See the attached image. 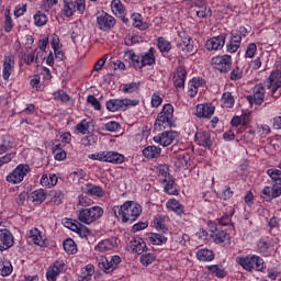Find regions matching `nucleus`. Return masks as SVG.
Segmentation results:
<instances>
[{"mask_svg":"<svg viewBox=\"0 0 281 281\" xmlns=\"http://www.w3.org/2000/svg\"><path fill=\"white\" fill-rule=\"evenodd\" d=\"M278 78H281V56L276 60V69L270 74L269 80L274 82Z\"/></svg>","mask_w":281,"mask_h":281,"instance_id":"13d9d810","label":"nucleus"},{"mask_svg":"<svg viewBox=\"0 0 281 281\" xmlns=\"http://www.w3.org/2000/svg\"><path fill=\"white\" fill-rule=\"evenodd\" d=\"M166 221H168V217L166 215H156L155 216L154 227L156 231L159 232V234H169L170 233L168 225H166Z\"/></svg>","mask_w":281,"mask_h":281,"instance_id":"c9c22d12","label":"nucleus"},{"mask_svg":"<svg viewBox=\"0 0 281 281\" xmlns=\"http://www.w3.org/2000/svg\"><path fill=\"white\" fill-rule=\"evenodd\" d=\"M122 262V257L114 255L109 259L105 258V261L99 263L100 269L104 271V273H113L115 269H117V265Z\"/></svg>","mask_w":281,"mask_h":281,"instance_id":"bb28decb","label":"nucleus"},{"mask_svg":"<svg viewBox=\"0 0 281 281\" xmlns=\"http://www.w3.org/2000/svg\"><path fill=\"white\" fill-rule=\"evenodd\" d=\"M87 10V0H64L61 14L66 19H71L74 14H85Z\"/></svg>","mask_w":281,"mask_h":281,"instance_id":"1a4fd4ad","label":"nucleus"},{"mask_svg":"<svg viewBox=\"0 0 281 281\" xmlns=\"http://www.w3.org/2000/svg\"><path fill=\"white\" fill-rule=\"evenodd\" d=\"M226 54H236L238 49H240V45H243V41L240 36H238V32H231L228 37L226 36L225 42Z\"/></svg>","mask_w":281,"mask_h":281,"instance_id":"a211bd4d","label":"nucleus"},{"mask_svg":"<svg viewBox=\"0 0 281 281\" xmlns=\"http://www.w3.org/2000/svg\"><path fill=\"white\" fill-rule=\"evenodd\" d=\"M266 87L270 90L269 95L273 98V100H278L280 98L281 92H278V89H281V78L278 77L277 80L271 81L269 78L266 81Z\"/></svg>","mask_w":281,"mask_h":281,"instance_id":"f704fd0d","label":"nucleus"},{"mask_svg":"<svg viewBox=\"0 0 281 281\" xmlns=\"http://www.w3.org/2000/svg\"><path fill=\"white\" fill-rule=\"evenodd\" d=\"M244 76L245 70L238 65H235L234 67L232 66L228 72V78L232 82H238V80H243Z\"/></svg>","mask_w":281,"mask_h":281,"instance_id":"c03bdc74","label":"nucleus"},{"mask_svg":"<svg viewBox=\"0 0 281 281\" xmlns=\"http://www.w3.org/2000/svg\"><path fill=\"white\" fill-rule=\"evenodd\" d=\"M155 54H157L155 47H150L147 52L138 54L135 53V50L130 49L124 53V60L136 71H142L144 67H155L157 65V57Z\"/></svg>","mask_w":281,"mask_h":281,"instance_id":"f03ea898","label":"nucleus"},{"mask_svg":"<svg viewBox=\"0 0 281 281\" xmlns=\"http://www.w3.org/2000/svg\"><path fill=\"white\" fill-rule=\"evenodd\" d=\"M257 254H260L263 258H271L276 254L273 241L269 238H260L257 241Z\"/></svg>","mask_w":281,"mask_h":281,"instance_id":"dca6fc26","label":"nucleus"},{"mask_svg":"<svg viewBox=\"0 0 281 281\" xmlns=\"http://www.w3.org/2000/svg\"><path fill=\"white\" fill-rule=\"evenodd\" d=\"M207 83L203 77H193L188 82L187 95L189 98H196L199 89Z\"/></svg>","mask_w":281,"mask_h":281,"instance_id":"4be33fe9","label":"nucleus"},{"mask_svg":"<svg viewBox=\"0 0 281 281\" xmlns=\"http://www.w3.org/2000/svg\"><path fill=\"white\" fill-rule=\"evenodd\" d=\"M177 139H179V132L172 130L161 132L153 137L155 144H159V146L164 148H168V146L173 144Z\"/></svg>","mask_w":281,"mask_h":281,"instance_id":"ddd939ff","label":"nucleus"},{"mask_svg":"<svg viewBox=\"0 0 281 281\" xmlns=\"http://www.w3.org/2000/svg\"><path fill=\"white\" fill-rule=\"evenodd\" d=\"M265 93H267V90H265V86L255 87L254 94L247 97L249 104H257L258 106H260V104L265 102Z\"/></svg>","mask_w":281,"mask_h":281,"instance_id":"cd10ccee","label":"nucleus"},{"mask_svg":"<svg viewBox=\"0 0 281 281\" xmlns=\"http://www.w3.org/2000/svg\"><path fill=\"white\" fill-rule=\"evenodd\" d=\"M87 103L90 104L94 111H101L102 110V103L95 98V95L90 94L87 97Z\"/></svg>","mask_w":281,"mask_h":281,"instance_id":"0e129e2a","label":"nucleus"},{"mask_svg":"<svg viewBox=\"0 0 281 281\" xmlns=\"http://www.w3.org/2000/svg\"><path fill=\"white\" fill-rule=\"evenodd\" d=\"M94 273H95V266L94 265H87L82 269L81 274L78 277V281H90L91 278H93Z\"/></svg>","mask_w":281,"mask_h":281,"instance_id":"de8ad7c7","label":"nucleus"},{"mask_svg":"<svg viewBox=\"0 0 281 281\" xmlns=\"http://www.w3.org/2000/svg\"><path fill=\"white\" fill-rule=\"evenodd\" d=\"M29 199L33 204L41 205L42 203H45L47 199V191H45V189H37L31 192Z\"/></svg>","mask_w":281,"mask_h":281,"instance_id":"4c0bfd02","label":"nucleus"},{"mask_svg":"<svg viewBox=\"0 0 281 281\" xmlns=\"http://www.w3.org/2000/svg\"><path fill=\"white\" fill-rule=\"evenodd\" d=\"M104 216V209L102 206H91L81 209L78 212L77 218H67L65 221V227L78 234L80 238H87L91 236V229L85 225H93L97 221H100Z\"/></svg>","mask_w":281,"mask_h":281,"instance_id":"f257e3e1","label":"nucleus"},{"mask_svg":"<svg viewBox=\"0 0 281 281\" xmlns=\"http://www.w3.org/2000/svg\"><path fill=\"white\" fill-rule=\"evenodd\" d=\"M147 241L149 245H166L168 243V237L166 235H161L159 233H148L147 234Z\"/></svg>","mask_w":281,"mask_h":281,"instance_id":"79ce46f5","label":"nucleus"},{"mask_svg":"<svg viewBox=\"0 0 281 281\" xmlns=\"http://www.w3.org/2000/svg\"><path fill=\"white\" fill-rule=\"evenodd\" d=\"M166 128H177V116H175V105L171 103L164 104L161 111L157 114L154 122V130L161 132Z\"/></svg>","mask_w":281,"mask_h":281,"instance_id":"39448f33","label":"nucleus"},{"mask_svg":"<svg viewBox=\"0 0 281 281\" xmlns=\"http://www.w3.org/2000/svg\"><path fill=\"white\" fill-rule=\"evenodd\" d=\"M14 29V21L12 20V15L10 14V9H5L4 11V32L10 34Z\"/></svg>","mask_w":281,"mask_h":281,"instance_id":"864d4df0","label":"nucleus"},{"mask_svg":"<svg viewBox=\"0 0 281 281\" xmlns=\"http://www.w3.org/2000/svg\"><path fill=\"white\" fill-rule=\"evenodd\" d=\"M63 247L66 254L69 256H75V254H78V245H76V241L72 238H66L63 241Z\"/></svg>","mask_w":281,"mask_h":281,"instance_id":"09e8293b","label":"nucleus"},{"mask_svg":"<svg viewBox=\"0 0 281 281\" xmlns=\"http://www.w3.org/2000/svg\"><path fill=\"white\" fill-rule=\"evenodd\" d=\"M132 21V25L133 27H136V30H140L142 32H144V30H148V24L147 22H144V20H142V14L133 13Z\"/></svg>","mask_w":281,"mask_h":281,"instance_id":"8fccbe9b","label":"nucleus"},{"mask_svg":"<svg viewBox=\"0 0 281 281\" xmlns=\"http://www.w3.org/2000/svg\"><path fill=\"white\" fill-rule=\"evenodd\" d=\"M111 8L114 14H122L124 12V4L121 0H112Z\"/></svg>","mask_w":281,"mask_h":281,"instance_id":"338daca9","label":"nucleus"},{"mask_svg":"<svg viewBox=\"0 0 281 281\" xmlns=\"http://www.w3.org/2000/svg\"><path fill=\"white\" fill-rule=\"evenodd\" d=\"M179 36L178 49L183 54H192L194 52V40H192V36L186 32H181Z\"/></svg>","mask_w":281,"mask_h":281,"instance_id":"6ab92c4d","label":"nucleus"},{"mask_svg":"<svg viewBox=\"0 0 281 281\" xmlns=\"http://www.w3.org/2000/svg\"><path fill=\"white\" fill-rule=\"evenodd\" d=\"M189 161L190 157L186 155V151L180 150L175 161V165L177 168H187Z\"/></svg>","mask_w":281,"mask_h":281,"instance_id":"603ef678","label":"nucleus"},{"mask_svg":"<svg viewBox=\"0 0 281 281\" xmlns=\"http://www.w3.org/2000/svg\"><path fill=\"white\" fill-rule=\"evenodd\" d=\"M143 157L149 161L153 159H159V157H161V147L156 145H148L143 149Z\"/></svg>","mask_w":281,"mask_h":281,"instance_id":"72a5a7b5","label":"nucleus"},{"mask_svg":"<svg viewBox=\"0 0 281 281\" xmlns=\"http://www.w3.org/2000/svg\"><path fill=\"white\" fill-rule=\"evenodd\" d=\"M89 126H91V123L89 121H87V119H82L76 125V131H77V133H80L81 135H87V133H89Z\"/></svg>","mask_w":281,"mask_h":281,"instance_id":"bf43d9fd","label":"nucleus"},{"mask_svg":"<svg viewBox=\"0 0 281 281\" xmlns=\"http://www.w3.org/2000/svg\"><path fill=\"white\" fill-rule=\"evenodd\" d=\"M116 20L113 15L102 11L97 15V25L102 32H109L115 27Z\"/></svg>","mask_w":281,"mask_h":281,"instance_id":"2eb2a0df","label":"nucleus"},{"mask_svg":"<svg viewBox=\"0 0 281 281\" xmlns=\"http://www.w3.org/2000/svg\"><path fill=\"white\" fill-rule=\"evenodd\" d=\"M266 173L271 181H273V184L265 186L260 191V196L267 203H271L273 199H280L281 196V170L278 168H270Z\"/></svg>","mask_w":281,"mask_h":281,"instance_id":"20e7f679","label":"nucleus"},{"mask_svg":"<svg viewBox=\"0 0 281 281\" xmlns=\"http://www.w3.org/2000/svg\"><path fill=\"white\" fill-rule=\"evenodd\" d=\"M206 269L211 273V276H215V278H227V270H225V267H223V265L206 266Z\"/></svg>","mask_w":281,"mask_h":281,"instance_id":"37998d69","label":"nucleus"},{"mask_svg":"<svg viewBox=\"0 0 281 281\" xmlns=\"http://www.w3.org/2000/svg\"><path fill=\"white\" fill-rule=\"evenodd\" d=\"M105 162L106 164H124V155L117 151H105Z\"/></svg>","mask_w":281,"mask_h":281,"instance_id":"49530a36","label":"nucleus"},{"mask_svg":"<svg viewBox=\"0 0 281 281\" xmlns=\"http://www.w3.org/2000/svg\"><path fill=\"white\" fill-rule=\"evenodd\" d=\"M214 111H216V108L212 103L198 104L195 106L194 115L198 116L200 120H210V117L214 115Z\"/></svg>","mask_w":281,"mask_h":281,"instance_id":"393cba45","label":"nucleus"},{"mask_svg":"<svg viewBox=\"0 0 281 281\" xmlns=\"http://www.w3.org/2000/svg\"><path fill=\"white\" fill-rule=\"evenodd\" d=\"M210 232L211 238L215 245H222V247H229V245H232V235L218 224L211 223Z\"/></svg>","mask_w":281,"mask_h":281,"instance_id":"9d476101","label":"nucleus"},{"mask_svg":"<svg viewBox=\"0 0 281 281\" xmlns=\"http://www.w3.org/2000/svg\"><path fill=\"white\" fill-rule=\"evenodd\" d=\"M67 271V263L64 260H56L50 265L46 271L47 281H57L60 273Z\"/></svg>","mask_w":281,"mask_h":281,"instance_id":"4468645a","label":"nucleus"},{"mask_svg":"<svg viewBox=\"0 0 281 281\" xmlns=\"http://www.w3.org/2000/svg\"><path fill=\"white\" fill-rule=\"evenodd\" d=\"M114 216L122 223L133 225L142 216V204L136 201H125L120 206H114Z\"/></svg>","mask_w":281,"mask_h":281,"instance_id":"7ed1b4c3","label":"nucleus"},{"mask_svg":"<svg viewBox=\"0 0 281 281\" xmlns=\"http://www.w3.org/2000/svg\"><path fill=\"white\" fill-rule=\"evenodd\" d=\"M211 65L215 71H218L222 76H226V74L232 71V67H234V59L229 54L216 55L212 57Z\"/></svg>","mask_w":281,"mask_h":281,"instance_id":"6e6552de","label":"nucleus"},{"mask_svg":"<svg viewBox=\"0 0 281 281\" xmlns=\"http://www.w3.org/2000/svg\"><path fill=\"white\" fill-rule=\"evenodd\" d=\"M16 63L14 61V55L8 54L4 55L2 61V78L3 80H10V77L14 72V67Z\"/></svg>","mask_w":281,"mask_h":281,"instance_id":"aec40b11","label":"nucleus"},{"mask_svg":"<svg viewBox=\"0 0 281 281\" xmlns=\"http://www.w3.org/2000/svg\"><path fill=\"white\" fill-rule=\"evenodd\" d=\"M227 41V33H221L217 36H213L209 38L205 43V49L207 52H220L225 47V43Z\"/></svg>","mask_w":281,"mask_h":281,"instance_id":"f3484780","label":"nucleus"},{"mask_svg":"<svg viewBox=\"0 0 281 281\" xmlns=\"http://www.w3.org/2000/svg\"><path fill=\"white\" fill-rule=\"evenodd\" d=\"M30 238L34 243V245H38L40 247H43V235L38 228L31 229Z\"/></svg>","mask_w":281,"mask_h":281,"instance_id":"5fc2aeb1","label":"nucleus"},{"mask_svg":"<svg viewBox=\"0 0 281 281\" xmlns=\"http://www.w3.org/2000/svg\"><path fill=\"white\" fill-rule=\"evenodd\" d=\"M53 98L56 102H61V104H74V99L65 92V90H57L53 93Z\"/></svg>","mask_w":281,"mask_h":281,"instance_id":"a18cd8bd","label":"nucleus"},{"mask_svg":"<svg viewBox=\"0 0 281 281\" xmlns=\"http://www.w3.org/2000/svg\"><path fill=\"white\" fill-rule=\"evenodd\" d=\"M54 5H58V0H41L40 9L43 12H49Z\"/></svg>","mask_w":281,"mask_h":281,"instance_id":"052dcab7","label":"nucleus"},{"mask_svg":"<svg viewBox=\"0 0 281 281\" xmlns=\"http://www.w3.org/2000/svg\"><path fill=\"white\" fill-rule=\"evenodd\" d=\"M188 78V70L183 66H178L173 72V86L179 91V89H186V80Z\"/></svg>","mask_w":281,"mask_h":281,"instance_id":"5701e85b","label":"nucleus"},{"mask_svg":"<svg viewBox=\"0 0 281 281\" xmlns=\"http://www.w3.org/2000/svg\"><path fill=\"white\" fill-rule=\"evenodd\" d=\"M142 87V81H132L130 83L123 85V93H135V91H139Z\"/></svg>","mask_w":281,"mask_h":281,"instance_id":"6e6d98bb","label":"nucleus"},{"mask_svg":"<svg viewBox=\"0 0 281 281\" xmlns=\"http://www.w3.org/2000/svg\"><path fill=\"white\" fill-rule=\"evenodd\" d=\"M52 201L55 205H61L63 201L65 200V193L60 190L52 191Z\"/></svg>","mask_w":281,"mask_h":281,"instance_id":"e2e57ef3","label":"nucleus"},{"mask_svg":"<svg viewBox=\"0 0 281 281\" xmlns=\"http://www.w3.org/2000/svg\"><path fill=\"white\" fill-rule=\"evenodd\" d=\"M256 52H258L256 43L248 44L245 52V58H254V56H256Z\"/></svg>","mask_w":281,"mask_h":281,"instance_id":"774afa93","label":"nucleus"},{"mask_svg":"<svg viewBox=\"0 0 281 281\" xmlns=\"http://www.w3.org/2000/svg\"><path fill=\"white\" fill-rule=\"evenodd\" d=\"M236 214V210L233 206H227L223 215L217 218V223L220 227H227L228 225H233L232 218Z\"/></svg>","mask_w":281,"mask_h":281,"instance_id":"473e14b6","label":"nucleus"},{"mask_svg":"<svg viewBox=\"0 0 281 281\" xmlns=\"http://www.w3.org/2000/svg\"><path fill=\"white\" fill-rule=\"evenodd\" d=\"M130 247L132 251H134V254H138V255L144 254V251L148 249L146 241H144L142 237H134L133 240H131Z\"/></svg>","mask_w":281,"mask_h":281,"instance_id":"58836bf2","label":"nucleus"},{"mask_svg":"<svg viewBox=\"0 0 281 281\" xmlns=\"http://www.w3.org/2000/svg\"><path fill=\"white\" fill-rule=\"evenodd\" d=\"M115 247H117V239L115 237H111L100 240L94 246V251H97V254H106V251H113Z\"/></svg>","mask_w":281,"mask_h":281,"instance_id":"b1692460","label":"nucleus"},{"mask_svg":"<svg viewBox=\"0 0 281 281\" xmlns=\"http://www.w3.org/2000/svg\"><path fill=\"white\" fill-rule=\"evenodd\" d=\"M236 262L239 263L245 271H259L261 273H265L267 270V263L265 262V259L258 255H247V256H240L236 258Z\"/></svg>","mask_w":281,"mask_h":281,"instance_id":"423d86ee","label":"nucleus"},{"mask_svg":"<svg viewBox=\"0 0 281 281\" xmlns=\"http://www.w3.org/2000/svg\"><path fill=\"white\" fill-rule=\"evenodd\" d=\"M16 147V139L10 134H4L0 138V155H5Z\"/></svg>","mask_w":281,"mask_h":281,"instance_id":"a878e982","label":"nucleus"},{"mask_svg":"<svg viewBox=\"0 0 281 281\" xmlns=\"http://www.w3.org/2000/svg\"><path fill=\"white\" fill-rule=\"evenodd\" d=\"M30 165L27 164H20L18 165L12 172H10L5 177V181L8 183H11L12 186H16L19 183H22L23 179L27 177V173L31 172Z\"/></svg>","mask_w":281,"mask_h":281,"instance_id":"f8f14e48","label":"nucleus"},{"mask_svg":"<svg viewBox=\"0 0 281 281\" xmlns=\"http://www.w3.org/2000/svg\"><path fill=\"white\" fill-rule=\"evenodd\" d=\"M194 142L198 146H202V148H212V135L207 131L196 132Z\"/></svg>","mask_w":281,"mask_h":281,"instance_id":"c85d7f7f","label":"nucleus"},{"mask_svg":"<svg viewBox=\"0 0 281 281\" xmlns=\"http://www.w3.org/2000/svg\"><path fill=\"white\" fill-rule=\"evenodd\" d=\"M158 177L166 194L179 196V190L175 187V177L168 171V166L161 165L158 167Z\"/></svg>","mask_w":281,"mask_h":281,"instance_id":"0eeeda50","label":"nucleus"},{"mask_svg":"<svg viewBox=\"0 0 281 281\" xmlns=\"http://www.w3.org/2000/svg\"><path fill=\"white\" fill-rule=\"evenodd\" d=\"M195 256L200 262H212V260H214V258H216V255L214 254V251L210 250L207 248L199 249L196 251Z\"/></svg>","mask_w":281,"mask_h":281,"instance_id":"ea45409f","label":"nucleus"},{"mask_svg":"<svg viewBox=\"0 0 281 281\" xmlns=\"http://www.w3.org/2000/svg\"><path fill=\"white\" fill-rule=\"evenodd\" d=\"M40 183L43 188H54L58 183V176L55 173H43Z\"/></svg>","mask_w":281,"mask_h":281,"instance_id":"e433bc0d","label":"nucleus"},{"mask_svg":"<svg viewBox=\"0 0 281 281\" xmlns=\"http://www.w3.org/2000/svg\"><path fill=\"white\" fill-rule=\"evenodd\" d=\"M156 256L154 254L150 252H145L140 256V263L144 267H148V265H153L154 260H156Z\"/></svg>","mask_w":281,"mask_h":281,"instance_id":"680f3d73","label":"nucleus"},{"mask_svg":"<svg viewBox=\"0 0 281 281\" xmlns=\"http://www.w3.org/2000/svg\"><path fill=\"white\" fill-rule=\"evenodd\" d=\"M14 247V235L8 228H0V251Z\"/></svg>","mask_w":281,"mask_h":281,"instance_id":"412c9836","label":"nucleus"},{"mask_svg":"<svg viewBox=\"0 0 281 281\" xmlns=\"http://www.w3.org/2000/svg\"><path fill=\"white\" fill-rule=\"evenodd\" d=\"M14 271V266H12V261L8 258L0 259V276L2 278H8V276H12Z\"/></svg>","mask_w":281,"mask_h":281,"instance_id":"a19ab883","label":"nucleus"},{"mask_svg":"<svg viewBox=\"0 0 281 281\" xmlns=\"http://www.w3.org/2000/svg\"><path fill=\"white\" fill-rule=\"evenodd\" d=\"M166 207L169 212H173L177 216L186 214V206L179 202V200L171 198L166 202Z\"/></svg>","mask_w":281,"mask_h":281,"instance_id":"2f4dec72","label":"nucleus"},{"mask_svg":"<svg viewBox=\"0 0 281 281\" xmlns=\"http://www.w3.org/2000/svg\"><path fill=\"white\" fill-rule=\"evenodd\" d=\"M139 105V100L134 99H111L105 103L108 111L115 113L117 111H128L131 106Z\"/></svg>","mask_w":281,"mask_h":281,"instance_id":"9b49d317","label":"nucleus"},{"mask_svg":"<svg viewBox=\"0 0 281 281\" xmlns=\"http://www.w3.org/2000/svg\"><path fill=\"white\" fill-rule=\"evenodd\" d=\"M33 21L36 27H43L44 25H47L49 19L47 18V14H45L43 11H36L33 16Z\"/></svg>","mask_w":281,"mask_h":281,"instance_id":"3c124183","label":"nucleus"},{"mask_svg":"<svg viewBox=\"0 0 281 281\" xmlns=\"http://www.w3.org/2000/svg\"><path fill=\"white\" fill-rule=\"evenodd\" d=\"M156 47H158L164 58H168V60H172V58L168 56V54H170V49H172V44L170 43V41L166 40V37L164 36H160L156 40Z\"/></svg>","mask_w":281,"mask_h":281,"instance_id":"c756f323","label":"nucleus"},{"mask_svg":"<svg viewBox=\"0 0 281 281\" xmlns=\"http://www.w3.org/2000/svg\"><path fill=\"white\" fill-rule=\"evenodd\" d=\"M212 15V10L207 8V4H204L203 7H200L196 10V16L199 19H207V16Z\"/></svg>","mask_w":281,"mask_h":281,"instance_id":"69168bd1","label":"nucleus"},{"mask_svg":"<svg viewBox=\"0 0 281 281\" xmlns=\"http://www.w3.org/2000/svg\"><path fill=\"white\" fill-rule=\"evenodd\" d=\"M222 101L226 109H234V104H236V99H234L232 92H224L222 95Z\"/></svg>","mask_w":281,"mask_h":281,"instance_id":"4d7b16f0","label":"nucleus"},{"mask_svg":"<svg viewBox=\"0 0 281 281\" xmlns=\"http://www.w3.org/2000/svg\"><path fill=\"white\" fill-rule=\"evenodd\" d=\"M82 192L85 194H88L89 196H97V199H102L106 193L104 192V189L100 186H95L91 182H88L82 188Z\"/></svg>","mask_w":281,"mask_h":281,"instance_id":"7c9ffc66","label":"nucleus"}]
</instances>
